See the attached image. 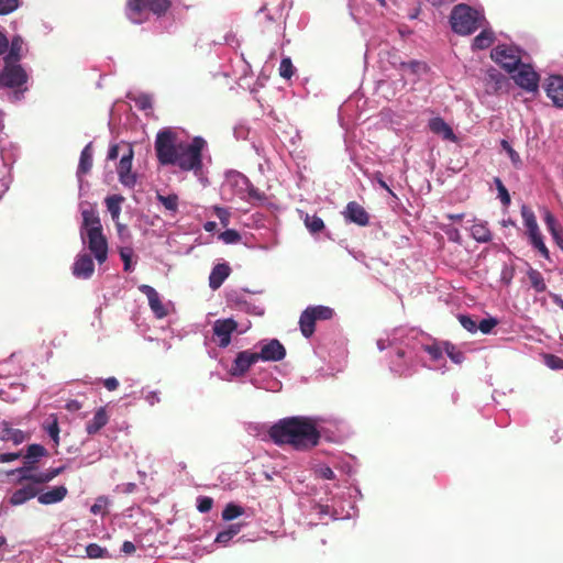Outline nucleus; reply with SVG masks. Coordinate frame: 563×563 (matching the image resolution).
Instances as JSON below:
<instances>
[{"mask_svg":"<svg viewBox=\"0 0 563 563\" xmlns=\"http://www.w3.org/2000/svg\"><path fill=\"white\" fill-rule=\"evenodd\" d=\"M21 3V0H0V15L14 12L20 8Z\"/></svg>","mask_w":563,"mask_h":563,"instance_id":"nucleus-42","label":"nucleus"},{"mask_svg":"<svg viewBox=\"0 0 563 563\" xmlns=\"http://www.w3.org/2000/svg\"><path fill=\"white\" fill-rule=\"evenodd\" d=\"M249 329V324L243 325L242 329H238V323L229 319H219L213 323V338L219 346L225 347L231 342V334L235 331L244 333Z\"/></svg>","mask_w":563,"mask_h":563,"instance_id":"nucleus-9","label":"nucleus"},{"mask_svg":"<svg viewBox=\"0 0 563 563\" xmlns=\"http://www.w3.org/2000/svg\"><path fill=\"white\" fill-rule=\"evenodd\" d=\"M157 200L162 203V206L169 211L172 214H175L178 211V196L175 194L162 195L157 194Z\"/></svg>","mask_w":563,"mask_h":563,"instance_id":"nucleus-32","label":"nucleus"},{"mask_svg":"<svg viewBox=\"0 0 563 563\" xmlns=\"http://www.w3.org/2000/svg\"><path fill=\"white\" fill-rule=\"evenodd\" d=\"M344 217L358 225H366L368 223V214L365 211V209L358 205L355 201L349 202L345 211Z\"/></svg>","mask_w":563,"mask_h":563,"instance_id":"nucleus-17","label":"nucleus"},{"mask_svg":"<svg viewBox=\"0 0 563 563\" xmlns=\"http://www.w3.org/2000/svg\"><path fill=\"white\" fill-rule=\"evenodd\" d=\"M520 212L531 245L537 249L543 257L549 258V250L544 244L543 236L533 211L523 205Z\"/></svg>","mask_w":563,"mask_h":563,"instance_id":"nucleus-5","label":"nucleus"},{"mask_svg":"<svg viewBox=\"0 0 563 563\" xmlns=\"http://www.w3.org/2000/svg\"><path fill=\"white\" fill-rule=\"evenodd\" d=\"M37 495L36 486L33 484H26L23 487L16 489L10 497V504L13 506H20L27 500L34 498Z\"/></svg>","mask_w":563,"mask_h":563,"instance_id":"nucleus-20","label":"nucleus"},{"mask_svg":"<svg viewBox=\"0 0 563 563\" xmlns=\"http://www.w3.org/2000/svg\"><path fill=\"white\" fill-rule=\"evenodd\" d=\"M2 438L4 440H9L15 444H19V443H22L26 439V435L21 430L4 428L2 431Z\"/></svg>","mask_w":563,"mask_h":563,"instance_id":"nucleus-36","label":"nucleus"},{"mask_svg":"<svg viewBox=\"0 0 563 563\" xmlns=\"http://www.w3.org/2000/svg\"><path fill=\"white\" fill-rule=\"evenodd\" d=\"M108 504L109 501L106 497H99L91 506L90 511L93 515H103L106 512Z\"/></svg>","mask_w":563,"mask_h":563,"instance_id":"nucleus-50","label":"nucleus"},{"mask_svg":"<svg viewBox=\"0 0 563 563\" xmlns=\"http://www.w3.org/2000/svg\"><path fill=\"white\" fill-rule=\"evenodd\" d=\"M279 75L285 78L289 79L294 75V66L289 57H284L279 65Z\"/></svg>","mask_w":563,"mask_h":563,"instance_id":"nucleus-44","label":"nucleus"},{"mask_svg":"<svg viewBox=\"0 0 563 563\" xmlns=\"http://www.w3.org/2000/svg\"><path fill=\"white\" fill-rule=\"evenodd\" d=\"M225 244L238 243L241 240V235L238 231L229 229L222 232L219 236Z\"/></svg>","mask_w":563,"mask_h":563,"instance_id":"nucleus-49","label":"nucleus"},{"mask_svg":"<svg viewBox=\"0 0 563 563\" xmlns=\"http://www.w3.org/2000/svg\"><path fill=\"white\" fill-rule=\"evenodd\" d=\"M119 253H120V257L123 262V265H124V271L125 272H131L133 271L134 268V263H133V250L129 246H122L119 249Z\"/></svg>","mask_w":563,"mask_h":563,"instance_id":"nucleus-35","label":"nucleus"},{"mask_svg":"<svg viewBox=\"0 0 563 563\" xmlns=\"http://www.w3.org/2000/svg\"><path fill=\"white\" fill-rule=\"evenodd\" d=\"M212 499L209 497H201L198 499V510L200 512H208L212 508Z\"/></svg>","mask_w":563,"mask_h":563,"instance_id":"nucleus-60","label":"nucleus"},{"mask_svg":"<svg viewBox=\"0 0 563 563\" xmlns=\"http://www.w3.org/2000/svg\"><path fill=\"white\" fill-rule=\"evenodd\" d=\"M115 228L121 241H128L130 239V231L128 227L122 224L120 220L115 223Z\"/></svg>","mask_w":563,"mask_h":563,"instance_id":"nucleus-61","label":"nucleus"},{"mask_svg":"<svg viewBox=\"0 0 563 563\" xmlns=\"http://www.w3.org/2000/svg\"><path fill=\"white\" fill-rule=\"evenodd\" d=\"M227 185L235 189V195L242 199V195H246L250 186V180L240 173H232L228 176Z\"/></svg>","mask_w":563,"mask_h":563,"instance_id":"nucleus-23","label":"nucleus"},{"mask_svg":"<svg viewBox=\"0 0 563 563\" xmlns=\"http://www.w3.org/2000/svg\"><path fill=\"white\" fill-rule=\"evenodd\" d=\"M450 22L455 33L468 35L484 26L485 16L482 10L461 3L453 8Z\"/></svg>","mask_w":563,"mask_h":563,"instance_id":"nucleus-3","label":"nucleus"},{"mask_svg":"<svg viewBox=\"0 0 563 563\" xmlns=\"http://www.w3.org/2000/svg\"><path fill=\"white\" fill-rule=\"evenodd\" d=\"M170 7V0H128L126 15L133 23H143L152 12L164 14Z\"/></svg>","mask_w":563,"mask_h":563,"instance_id":"nucleus-4","label":"nucleus"},{"mask_svg":"<svg viewBox=\"0 0 563 563\" xmlns=\"http://www.w3.org/2000/svg\"><path fill=\"white\" fill-rule=\"evenodd\" d=\"M314 322H316V317H313V312H312L311 308L309 307L301 313L300 320H299L300 330L306 338H309L312 335V333L314 331Z\"/></svg>","mask_w":563,"mask_h":563,"instance_id":"nucleus-26","label":"nucleus"},{"mask_svg":"<svg viewBox=\"0 0 563 563\" xmlns=\"http://www.w3.org/2000/svg\"><path fill=\"white\" fill-rule=\"evenodd\" d=\"M22 46V40L21 37L16 36L11 42V51L10 54L5 58L13 59L15 62L18 54Z\"/></svg>","mask_w":563,"mask_h":563,"instance_id":"nucleus-56","label":"nucleus"},{"mask_svg":"<svg viewBox=\"0 0 563 563\" xmlns=\"http://www.w3.org/2000/svg\"><path fill=\"white\" fill-rule=\"evenodd\" d=\"M547 96L556 107H563V78L551 76L545 87Z\"/></svg>","mask_w":563,"mask_h":563,"instance_id":"nucleus-16","label":"nucleus"},{"mask_svg":"<svg viewBox=\"0 0 563 563\" xmlns=\"http://www.w3.org/2000/svg\"><path fill=\"white\" fill-rule=\"evenodd\" d=\"M81 214H82L81 233H88V232L102 230L99 216L95 210H92V209L82 210Z\"/></svg>","mask_w":563,"mask_h":563,"instance_id":"nucleus-24","label":"nucleus"},{"mask_svg":"<svg viewBox=\"0 0 563 563\" xmlns=\"http://www.w3.org/2000/svg\"><path fill=\"white\" fill-rule=\"evenodd\" d=\"M528 277L531 283V286L536 289V291L542 292L545 290L547 286L541 273H539L536 269H530L528 272Z\"/></svg>","mask_w":563,"mask_h":563,"instance_id":"nucleus-38","label":"nucleus"},{"mask_svg":"<svg viewBox=\"0 0 563 563\" xmlns=\"http://www.w3.org/2000/svg\"><path fill=\"white\" fill-rule=\"evenodd\" d=\"M139 289L146 296L148 306L156 318L163 319L169 313L170 303H164L158 292L152 286L141 285Z\"/></svg>","mask_w":563,"mask_h":563,"instance_id":"nucleus-12","label":"nucleus"},{"mask_svg":"<svg viewBox=\"0 0 563 563\" xmlns=\"http://www.w3.org/2000/svg\"><path fill=\"white\" fill-rule=\"evenodd\" d=\"M135 106L141 110H147L152 108V98L148 95H139L134 98Z\"/></svg>","mask_w":563,"mask_h":563,"instance_id":"nucleus-51","label":"nucleus"},{"mask_svg":"<svg viewBox=\"0 0 563 563\" xmlns=\"http://www.w3.org/2000/svg\"><path fill=\"white\" fill-rule=\"evenodd\" d=\"M86 553L91 559H98L104 556L106 550L98 544L91 543L86 548Z\"/></svg>","mask_w":563,"mask_h":563,"instance_id":"nucleus-52","label":"nucleus"},{"mask_svg":"<svg viewBox=\"0 0 563 563\" xmlns=\"http://www.w3.org/2000/svg\"><path fill=\"white\" fill-rule=\"evenodd\" d=\"M494 42V33L489 29H484L474 40L472 44L473 49H485Z\"/></svg>","mask_w":563,"mask_h":563,"instance_id":"nucleus-30","label":"nucleus"},{"mask_svg":"<svg viewBox=\"0 0 563 563\" xmlns=\"http://www.w3.org/2000/svg\"><path fill=\"white\" fill-rule=\"evenodd\" d=\"M95 272V264L90 255L79 254L73 265V274L77 278L88 279Z\"/></svg>","mask_w":563,"mask_h":563,"instance_id":"nucleus-15","label":"nucleus"},{"mask_svg":"<svg viewBox=\"0 0 563 563\" xmlns=\"http://www.w3.org/2000/svg\"><path fill=\"white\" fill-rule=\"evenodd\" d=\"M14 472H18L20 474L21 479L32 482L31 484H33L34 486L36 484H43L48 482V479H43L46 475V472L34 473L29 467H22L16 471H13L12 473Z\"/></svg>","mask_w":563,"mask_h":563,"instance_id":"nucleus-31","label":"nucleus"},{"mask_svg":"<svg viewBox=\"0 0 563 563\" xmlns=\"http://www.w3.org/2000/svg\"><path fill=\"white\" fill-rule=\"evenodd\" d=\"M500 145L503 147V150L507 153L508 157L510 158L511 163L515 165V166H518L520 165L521 163V159H520V156L519 154L511 147V145L509 144L508 141L506 140H503L500 142Z\"/></svg>","mask_w":563,"mask_h":563,"instance_id":"nucleus-46","label":"nucleus"},{"mask_svg":"<svg viewBox=\"0 0 563 563\" xmlns=\"http://www.w3.org/2000/svg\"><path fill=\"white\" fill-rule=\"evenodd\" d=\"M510 75L521 89L532 93L538 91L540 77L531 65L521 63Z\"/></svg>","mask_w":563,"mask_h":563,"instance_id":"nucleus-7","label":"nucleus"},{"mask_svg":"<svg viewBox=\"0 0 563 563\" xmlns=\"http://www.w3.org/2000/svg\"><path fill=\"white\" fill-rule=\"evenodd\" d=\"M543 221H544L547 229L550 233L561 229V225L559 224L555 217L547 209L543 211Z\"/></svg>","mask_w":563,"mask_h":563,"instance_id":"nucleus-45","label":"nucleus"},{"mask_svg":"<svg viewBox=\"0 0 563 563\" xmlns=\"http://www.w3.org/2000/svg\"><path fill=\"white\" fill-rule=\"evenodd\" d=\"M312 471L320 478L333 479L335 477L334 472L325 464H313Z\"/></svg>","mask_w":563,"mask_h":563,"instance_id":"nucleus-41","label":"nucleus"},{"mask_svg":"<svg viewBox=\"0 0 563 563\" xmlns=\"http://www.w3.org/2000/svg\"><path fill=\"white\" fill-rule=\"evenodd\" d=\"M545 364L551 369H563V360L554 355H547Z\"/></svg>","mask_w":563,"mask_h":563,"instance_id":"nucleus-57","label":"nucleus"},{"mask_svg":"<svg viewBox=\"0 0 563 563\" xmlns=\"http://www.w3.org/2000/svg\"><path fill=\"white\" fill-rule=\"evenodd\" d=\"M426 351L429 354L430 358L434 362L442 360L443 353H445L444 347L438 344L427 345Z\"/></svg>","mask_w":563,"mask_h":563,"instance_id":"nucleus-48","label":"nucleus"},{"mask_svg":"<svg viewBox=\"0 0 563 563\" xmlns=\"http://www.w3.org/2000/svg\"><path fill=\"white\" fill-rule=\"evenodd\" d=\"M4 62V68L0 73V86L20 88L27 80L26 73L13 59L5 58Z\"/></svg>","mask_w":563,"mask_h":563,"instance_id":"nucleus-8","label":"nucleus"},{"mask_svg":"<svg viewBox=\"0 0 563 563\" xmlns=\"http://www.w3.org/2000/svg\"><path fill=\"white\" fill-rule=\"evenodd\" d=\"M426 70V65L419 62H410L408 64H404L405 73H413L419 74Z\"/></svg>","mask_w":563,"mask_h":563,"instance_id":"nucleus-55","label":"nucleus"},{"mask_svg":"<svg viewBox=\"0 0 563 563\" xmlns=\"http://www.w3.org/2000/svg\"><path fill=\"white\" fill-rule=\"evenodd\" d=\"M103 385L108 390H115L119 386V380L115 377H108L103 380Z\"/></svg>","mask_w":563,"mask_h":563,"instance_id":"nucleus-64","label":"nucleus"},{"mask_svg":"<svg viewBox=\"0 0 563 563\" xmlns=\"http://www.w3.org/2000/svg\"><path fill=\"white\" fill-rule=\"evenodd\" d=\"M67 495L65 486H55L37 496V500L42 505H52L62 501Z\"/></svg>","mask_w":563,"mask_h":563,"instance_id":"nucleus-21","label":"nucleus"},{"mask_svg":"<svg viewBox=\"0 0 563 563\" xmlns=\"http://www.w3.org/2000/svg\"><path fill=\"white\" fill-rule=\"evenodd\" d=\"M305 225L311 233L320 232L324 228L323 220L317 216H306Z\"/></svg>","mask_w":563,"mask_h":563,"instance_id":"nucleus-39","label":"nucleus"},{"mask_svg":"<svg viewBox=\"0 0 563 563\" xmlns=\"http://www.w3.org/2000/svg\"><path fill=\"white\" fill-rule=\"evenodd\" d=\"M310 308L313 312V317H316V321L317 320H328V319H331L333 316V310L330 307L316 306V307H310Z\"/></svg>","mask_w":563,"mask_h":563,"instance_id":"nucleus-43","label":"nucleus"},{"mask_svg":"<svg viewBox=\"0 0 563 563\" xmlns=\"http://www.w3.org/2000/svg\"><path fill=\"white\" fill-rule=\"evenodd\" d=\"M497 323L498 321L495 318L483 319L477 325V329L487 334L497 325Z\"/></svg>","mask_w":563,"mask_h":563,"instance_id":"nucleus-53","label":"nucleus"},{"mask_svg":"<svg viewBox=\"0 0 563 563\" xmlns=\"http://www.w3.org/2000/svg\"><path fill=\"white\" fill-rule=\"evenodd\" d=\"M470 231L473 239L479 243H487L492 240V233L483 221H475Z\"/></svg>","mask_w":563,"mask_h":563,"instance_id":"nucleus-25","label":"nucleus"},{"mask_svg":"<svg viewBox=\"0 0 563 563\" xmlns=\"http://www.w3.org/2000/svg\"><path fill=\"white\" fill-rule=\"evenodd\" d=\"M496 183H497V189H498V197H499V199L501 200V202L504 205H509L510 196H509L507 189L505 188V186L501 184V181L499 179H497Z\"/></svg>","mask_w":563,"mask_h":563,"instance_id":"nucleus-59","label":"nucleus"},{"mask_svg":"<svg viewBox=\"0 0 563 563\" xmlns=\"http://www.w3.org/2000/svg\"><path fill=\"white\" fill-rule=\"evenodd\" d=\"M242 200H245L253 205H264L266 197L263 192H261L253 185H251L249 190L246 191V195H242Z\"/></svg>","mask_w":563,"mask_h":563,"instance_id":"nucleus-34","label":"nucleus"},{"mask_svg":"<svg viewBox=\"0 0 563 563\" xmlns=\"http://www.w3.org/2000/svg\"><path fill=\"white\" fill-rule=\"evenodd\" d=\"M92 145L91 143L87 144L80 154L79 165H78V174H86L92 167Z\"/></svg>","mask_w":563,"mask_h":563,"instance_id":"nucleus-29","label":"nucleus"},{"mask_svg":"<svg viewBox=\"0 0 563 563\" xmlns=\"http://www.w3.org/2000/svg\"><path fill=\"white\" fill-rule=\"evenodd\" d=\"M460 322L462 327L470 332H475L477 330V324L471 317L461 316Z\"/></svg>","mask_w":563,"mask_h":563,"instance_id":"nucleus-58","label":"nucleus"},{"mask_svg":"<svg viewBox=\"0 0 563 563\" xmlns=\"http://www.w3.org/2000/svg\"><path fill=\"white\" fill-rule=\"evenodd\" d=\"M51 421H47L45 424V430L48 435L52 438L54 443L58 445L59 443V427L56 417L51 416Z\"/></svg>","mask_w":563,"mask_h":563,"instance_id":"nucleus-40","label":"nucleus"},{"mask_svg":"<svg viewBox=\"0 0 563 563\" xmlns=\"http://www.w3.org/2000/svg\"><path fill=\"white\" fill-rule=\"evenodd\" d=\"M124 198L120 195H112L106 198V206L114 223L120 220L121 205Z\"/></svg>","mask_w":563,"mask_h":563,"instance_id":"nucleus-28","label":"nucleus"},{"mask_svg":"<svg viewBox=\"0 0 563 563\" xmlns=\"http://www.w3.org/2000/svg\"><path fill=\"white\" fill-rule=\"evenodd\" d=\"M213 211L216 213V216L219 218L221 224L223 227H228L229 225V222H230V212L228 209L225 208H222V207H213Z\"/></svg>","mask_w":563,"mask_h":563,"instance_id":"nucleus-54","label":"nucleus"},{"mask_svg":"<svg viewBox=\"0 0 563 563\" xmlns=\"http://www.w3.org/2000/svg\"><path fill=\"white\" fill-rule=\"evenodd\" d=\"M373 180H375L383 189L388 191L389 194L394 195L389 186L386 184V181L383 179V176L379 172L375 173L373 175Z\"/></svg>","mask_w":563,"mask_h":563,"instance_id":"nucleus-62","label":"nucleus"},{"mask_svg":"<svg viewBox=\"0 0 563 563\" xmlns=\"http://www.w3.org/2000/svg\"><path fill=\"white\" fill-rule=\"evenodd\" d=\"M231 268L228 264L221 263L213 267L209 276V286L212 289H218L223 282L229 277Z\"/></svg>","mask_w":563,"mask_h":563,"instance_id":"nucleus-22","label":"nucleus"},{"mask_svg":"<svg viewBox=\"0 0 563 563\" xmlns=\"http://www.w3.org/2000/svg\"><path fill=\"white\" fill-rule=\"evenodd\" d=\"M244 514V508L234 504H228L222 510V519L225 521H232L235 518L242 516Z\"/></svg>","mask_w":563,"mask_h":563,"instance_id":"nucleus-33","label":"nucleus"},{"mask_svg":"<svg viewBox=\"0 0 563 563\" xmlns=\"http://www.w3.org/2000/svg\"><path fill=\"white\" fill-rule=\"evenodd\" d=\"M81 239L87 243L88 249L93 254L99 264H102L108 258V242L102 233V230L81 233Z\"/></svg>","mask_w":563,"mask_h":563,"instance_id":"nucleus-10","label":"nucleus"},{"mask_svg":"<svg viewBox=\"0 0 563 563\" xmlns=\"http://www.w3.org/2000/svg\"><path fill=\"white\" fill-rule=\"evenodd\" d=\"M109 421V415L106 407H99L91 420L87 422L86 431L88 434H96L99 432Z\"/></svg>","mask_w":563,"mask_h":563,"instance_id":"nucleus-19","label":"nucleus"},{"mask_svg":"<svg viewBox=\"0 0 563 563\" xmlns=\"http://www.w3.org/2000/svg\"><path fill=\"white\" fill-rule=\"evenodd\" d=\"M243 526H244L243 523L230 525L227 529L220 531L217 534L214 542L219 543L223 547L228 545L229 542L241 531Z\"/></svg>","mask_w":563,"mask_h":563,"instance_id":"nucleus-27","label":"nucleus"},{"mask_svg":"<svg viewBox=\"0 0 563 563\" xmlns=\"http://www.w3.org/2000/svg\"><path fill=\"white\" fill-rule=\"evenodd\" d=\"M133 154V148L128 145L117 168L119 180L125 187H133L136 183V176L132 173Z\"/></svg>","mask_w":563,"mask_h":563,"instance_id":"nucleus-11","label":"nucleus"},{"mask_svg":"<svg viewBox=\"0 0 563 563\" xmlns=\"http://www.w3.org/2000/svg\"><path fill=\"white\" fill-rule=\"evenodd\" d=\"M556 245L563 251V230L562 228L551 233Z\"/></svg>","mask_w":563,"mask_h":563,"instance_id":"nucleus-63","label":"nucleus"},{"mask_svg":"<svg viewBox=\"0 0 563 563\" xmlns=\"http://www.w3.org/2000/svg\"><path fill=\"white\" fill-rule=\"evenodd\" d=\"M286 351L278 340L262 342L260 353H256L258 361L276 362L285 357Z\"/></svg>","mask_w":563,"mask_h":563,"instance_id":"nucleus-14","label":"nucleus"},{"mask_svg":"<svg viewBox=\"0 0 563 563\" xmlns=\"http://www.w3.org/2000/svg\"><path fill=\"white\" fill-rule=\"evenodd\" d=\"M46 453V450L43 445L40 444H31L27 448L25 459L29 463H35L37 460L42 456H44Z\"/></svg>","mask_w":563,"mask_h":563,"instance_id":"nucleus-37","label":"nucleus"},{"mask_svg":"<svg viewBox=\"0 0 563 563\" xmlns=\"http://www.w3.org/2000/svg\"><path fill=\"white\" fill-rule=\"evenodd\" d=\"M445 354L456 364H461L464 360L463 353L457 351L454 345L444 344Z\"/></svg>","mask_w":563,"mask_h":563,"instance_id":"nucleus-47","label":"nucleus"},{"mask_svg":"<svg viewBox=\"0 0 563 563\" xmlns=\"http://www.w3.org/2000/svg\"><path fill=\"white\" fill-rule=\"evenodd\" d=\"M258 362V357L255 352L243 351L240 352L233 361L232 366L229 369V374L232 377L243 376L250 367Z\"/></svg>","mask_w":563,"mask_h":563,"instance_id":"nucleus-13","label":"nucleus"},{"mask_svg":"<svg viewBox=\"0 0 563 563\" xmlns=\"http://www.w3.org/2000/svg\"><path fill=\"white\" fill-rule=\"evenodd\" d=\"M207 142L201 136H195L189 142L179 139L178 133L170 128L161 130L155 139L156 157L161 165L176 166L183 172H194L205 184L202 174V152Z\"/></svg>","mask_w":563,"mask_h":563,"instance_id":"nucleus-1","label":"nucleus"},{"mask_svg":"<svg viewBox=\"0 0 563 563\" xmlns=\"http://www.w3.org/2000/svg\"><path fill=\"white\" fill-rule=\"evenodd\" d=\"M323 422L319 417L284 418L271 427L269 437L276 444H288L295 450L307 451L319 444Z\"/></svg>","mask_w":563,"mask_h":563,"instance_id":"nucleus-2","label":"nucleus"},{"mask_svg":"<svg viewBox=\"0 0 563 563\" xmlns=\"http://www.w3.org/2000/svg\"><path fill=\"white\" fill-rule=\"evenodd\" d=\"M429 128L434 133L440 135L443 140L455 142L456 136L451 126L441 118L435 117L429 121Z\"/></svg>","mask_w":563,"mask_h":563,"instance_id":"nucleus-18","label":"nucleus"},{"mask_svg":"<svg viewBox=\"0 0 563 563\" xmlns=\"http://www.w3.org/2000/svg\"><path fill=\"white\" fill-rule=\"evenodd\" d=\"M492 59L508 74L515 73L522 63L521 51L510 45H497L490 53Z\"/></svg>","mask_w":563,"mask_h":563,"instance_id":"nucleus-6","label":"nucleus"}]
</instances>
